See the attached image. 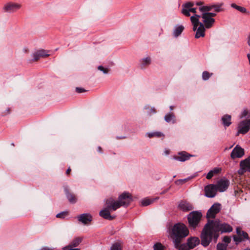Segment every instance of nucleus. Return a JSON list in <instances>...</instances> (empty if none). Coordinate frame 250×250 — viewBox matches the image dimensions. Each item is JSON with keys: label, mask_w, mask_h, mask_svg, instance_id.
Here are the masks:
<instances>
[{"label": "nucleus", "mask_w": 250, "mask_h": 250, "mask_svg": "<svg viewBox=\"0 0 250 250\" xmlns=\"http://www.w3.org/2000/svg\"><path fill=\"white\" fill-rule=\"evenodd\" d=\"M178 208L183 211H190L193 208L191 204L184 200L181 201L179 202Z\"/></svg>", "instance_id": "nucleus-13"}, {"label": "nucleus", "mask_w": 250, "mask_h": 250, "mask_svg": "<svg viewBox=\"0 0 250 250\" xmlns=\"http://www.w3.org/2000/svg\"><path fill=\"white\" fill-rule=\"evenodd\" d=\"M70 171H71V168H70V167H69V168L67 169V170H66V174H68L70 172Z\"/></svg>", "instance_id": "nucleus-57"}, {"label": "nucleus", "mask_w": 250, "mask_h": 250, "mask_svg": "<svg viewBox=\"0 0 250 250\" xmlns=\"http://www.w3.org/2000/svg\"><path fill=\"white\" fill-rule=\"evenodd\" d=\"M188 234L189 230L185 224L181 223L175 224L171 229V238L174 244L178 245Z\"/></svg>", "instance_id": "nucleus-2"}, {"label": "nucleus", "mask_w": 250, "mask_h": 250, "mask_svg": "<svg viewBox=\"0 0 250 250\" xmlns=\"http://www.w3.org/2000/svg\"><path fill=\"white\" fill-rule=\"evenodd\" d=\"M121 138H125V137H122Z\"/></svg>", "instance_id": "nucleus-63"}, {"label": "nucleus", "mask_w": 250, "mask_h": 250, "mask_svg": "<svg viewBox=\"0 0 250 250\" xmlns=\"http://www.w3.org/2000/svg\"><path fill=\"white\" fill-rule=\"evenodd\" d=\"M212 75V73H209L208 71H204L202 73V79L204 81L208 80Z\"/></svg>", "instance_id": "nucleus-38"}, {"label": "nucleus", "mask_w": 250, "mask_h": 250, "mask_svg": "<svg viewBox=\"0 0 250 250\" xmlns=\"http://www.w3.org/2000/svg\"><path fill=\"white\" fill-rule=\"evenodd\" d=\"M165 120L168 123H171L174 124L176 123V118L173 113H168L164 117Z\"/></svg>", "instance_id": "nucleus-23"}, {"label": "nucleus", "mask_w": 250, "mask_h": 250, "mask_svg": "<svg viewBox=\"0 0 250 250\" xmlns=\"http://www.w3.org/2000/svg\"><path fill=\"white\" fill-rule=\"evenodd\" d=\"M247 113H248L247 111L246 110H244V111L243 112V113H242V117H245V116H247Z\"/></svg>", "instance_id": "nucleus-54"}, {"label": "nucleus", "mask_w": 250, "mask_h": 250, "mask_svg": "<svg viewBox=\"0 0 250 250\" xmlns=\"http://www.w3.org/2000/svg\"><path fill=\"white\" fill-rule=\"evenodd\" d=\"M250 129V120H247L241 122L238 125V132L245 134Z\"/></svg>", "instance_id": "nucleus-12"}, {"label": "nucleus", "mask_w": 250, "mask_h": 250, "mask_svg": "<svg viewBox=\"0 0 250 250\" xmlns=\"http://www.w3.org/2000/svg\"><path fill=\"white\" fill-rule=\"evenodd\" d=\"M228 245L223 244L222 243H219L217 244L216 249L217 250H227Z\"/></svg>", "instance_id": "nucleus-33"}, {"label": "nucleus", "mask_w": 250, "mask_h": 250, "mask_svg": "<svg viewBox=\"0 0 250 250\" xmlns=\"http://www.w3.org/2000/svg\"><path fill=\"white\" fill-rule=\"evenodd\" d=\"M201 16L195 14V16H192L190 17V20L192 22V24H200V22L199 21V18Z\"/></svg>", "instance_id": "nucleus-31"}, {"label": "nucleus", "mask_w": 250, "mask_h": 250, "mask_svg": "<svg viewBox=\"0 0 250 250\" xmlns=\"http://www.w3.org/2000/svg\"><path fill=\"white\" fill-rule=\"evenodd\" d=\"M144 109L147 110V114L149 116L156 113L155 108L154 107H151V108H150L149 105H146L144 107Z\"/></svg>", "instance_id": "nucleus-30"}, {"label": "nucleus", "mask_w": 250, "mask_h": 250, "mask_svg": "<svg viewBox=\"0 0 250 250\" xmlns=\"http://www.w3.org/2000/svg\"><path fill=\"white\" fill-rule=\"evenodd\" d=\"M37 52L41 57H45L48 56L49 55L47 53V52L44 50H40L38 51Z\"/></svg>", "instance_id": "nucleus-40"}, {"label": "nucleus", "mask_w": 250, "mask_h": 250, "mask_svg": "<svg viewBox=\"0 0 250 250\" xmlns=\"http://www.w3.org/2000/svg\"><path fill=\"white\" fill-rule=\"evenodd\" d=\"M232 230V227L227 223L208 219L201 233V244L205 248L207 247L212 241L214 243L217 242L219 232L221 233H229Z\"/></svg>", "instance_id": "nucleus-1"}, {"label": "nucleus", "mask_w": 250, "mask_h": 250, "mask_svg": "<svg viewBox=\"0 0 250 250\" xmlns=\"http://www.w3.org/2000/svg\"><path fill=\"white\" fill-rule=\"evenodd\" d=\"M169 107H170V109L171 110H173V106H170Z\"/></svg>", "instance_id": "nucleus-61"}, {"label": "nucleus", "mask_w": 250, "mask_h": 250, "mask_svg": "<svg viewBox=\"0 0 250 250\" xmlns=\"http://www.w3.org/2000/svg\"><path fill=\"white\" fill-rule=\"evenodd\" d=\"M187 243L190 249H193L200 243V240L197 237H192L188 239Z\"/></svg>", "instance_id": "nucleus-19"}, {"label": "nucleus", "mask_w": 250, "mask_h": 250, "mask_svg": "<svg viewBox=\"0 0 250 250\" xmlns=\"http://www.w3.org/2000/svg\"><path fill=\"white\" fill-rule=\"evenodd\" d=\"M109 201V198L106 200V201H105L106 207L104 209H103L100 211L99 214L101 217H102L103 218H104L105 219H107L108 220H112L115 218V216L111 215L110 211H114V210L112 209V207H111V206L112 205V204H111V205H110V204H109V203H108Z\"/></svg>", "instance_id": "nucleus-5"}, {"label": "nucleus", "mask_w": 250, "mask_h": 250, "mask_svg": "<svg viewBox=\"0 0 250 250\" xmlns=\"http://www.w3.org/2000/svg\"><path fill=\"white\" fill-rule=\"evenodd\" d=\"M240 169L239 170V174H243L246 171L250 172V156L247 158L240 162Z\"/></svg>", "instance_id": "nucleus-9"}, {"label": "nucleus", "mask_w": 250, "mask_h": 250, "mask_svg": "<svg viewBox=\"0 0 250 250\" xmlns=\"http://www.w3.org/2000/svg\"><path fill=\"white\" fill-rule=\"evenodd\" d=\"M245 154L244 150L239 145H236L233 149L230 154L231 159L240 158L242 157Z\"/></svg>", "instance_id": "nucleus-11"}, {"label": "nucleus", "mask_w": 250, "mask_h": 250, "mask_svg": "<svg viewBox=\"0 0 250 250\" xmlns=\"http://www.w3.org/2000/svg\"><path fill=\"white\" fill-rule=\"evenodd\" d=\"M190 12L195 13L196 12V9L195 8H191L189 9L182 10V13L187 17H189L190 16Z\"/></svg>", "instance_id": "nucleus-29"}, {"label": "nucleus", "mask_w": 250, "mask_h": 250, "mask_svg": "<svg viewBox=\"0 0 250 250\" xmlns=\"http://www.w3.org/2000/svg\"><path fill=\"white\" fill-rule=\"evenodd\" d=\"M213 171L210 170L206 176V178L208 179H210L213 176Z\"/></svg>", "instance_id": "nucleus-48"}, {"label": "nucleus", "mask_w": 250, "mask_h": 250, "mask_svg": "<svg viewBox=\"0 0 250 250\" xmlns=\"http://www.w3.org/2000/svg\"><path fill=\"white\" fill-rule=\"evenodd\" d=\"M76 91L77 92L81 93L85 91V90L83 88L76 87Z\"/></svg>", "instance_id": "nucleus-51"}, {"label": "nucleus", "mask_w": 250, "mask_h": 250, "mask_svg": "<svg viewBox=\"0 0 250 250\" xmlns=\"http://www.w3.org/2000/svg\"><path fill=\"white\" fill-rule=\"evenodd\" d=\"M10 113V108L8 107L5 110L2 111L1 112L2 116H6Z\"/></svg>", "instance_id": "nucleus-47"}, {"label": "nucleus", "mask_w": 250, "mask_h": 250, "mask_svg": "<svg viewBox=\"0 0 250 250\" xmlns=\"http://www.w3.org/2000/svg\"><path fill=\"white\" fill-rule=\"evenodd\" d=\"M233 240L236 242V244H238L239 243L243 241V238L240 236H237L236 235L233 236Z\"/></svg>", "instance_id": "nucleus-43"}, {"label": "nucleus", "mask_w": 250, "mask_h": 250, "mask_svg": "<svg viewBox=\"0 0 250 250\" xmlns=\"http://www.w3.org/2000/svg\"><path fill=\"white\" fill-rule=\"evenodd\" d=\"M196 4L197 5H201L203 4V3H202V2H201V1L200 2H197Z\"/></svg>", "instance_id": "nucleus-60"}, {"label": "nucleus", "mask_w": 250, "mask_h": 250, "mask_svg": "<svg viewBox=\"0 0 250 250\" xmlns=\"http://www.w3.org/2000/svg\"><path fill=\"white\" fill-rule=\"evenodd\" d=\"M184 27L183 25H179L175 28L173 32V35L175 37H178L183 31Z\"/></svg>", "instance_id": "nucleus-26"}, {"label": "nucleus", "mask_w": 250, "mask_h": 250, "mask_svg": "<svg viewBox=\"0 0 250 250\" xmlns=\"http://www.w3.org/2000/svg\"><path fill=\"white\" fill-rule=\"evenodd\" d=\"M169 190V188H167L166 189V190H164L163 192H162L160 194H165L166 193H167L168 190Z\"/></svg>", "instance_id": "nucleus-56"}, {"label": "nucleus", "mask_w": 250, "mask_h": 250, "mask_svg": "<svg viewBox=\"0 0 250 250\" xmlns=\"http://www.w3.org/2000/svg\"><path fill=\"white\" fill-rule=\"evenodd\" d=\"M159 198H156L155 199H147L145 198L143 200H142L141 202V205L142 206H147L151 204L152 203H153L155 200L158 199Z\"/></svg>", "instance_id": "nucleus-27"}, {"label": "nucleus", "mask_w": 250, "mask_h": 250, "mask_svg": "<svg viewBox=\"0 0 250 250\" xmlns=\"http://www.w3.org/2000/svg\"><path fill=\"white\" fill-rule=\"evenodd\" d=\"M33 61H37L39 60L40 58H41L39 56L38 52H36L33 54Z\"/></svg>", "instance_id": "nucleus-46"}, {"label": "nucleus", "mask_w": 250, "mask_h": 250, "mask_svg": "<svg viewBox=\"0 0 250 250\" xmlns=\"http://www.w3.org/2000/svg\"><path fill=\"white\" fill-rule=\"evenodd\" d=\"M165 153L166 154V155H168L169 154V150L166 149L165 151Z\"/></svg>", "instance_id": "nucleus-58"}, {"label": "nucleus", "mask_w": 250, "mask_h": 250, "mask_svg": "<svg viewBox=\"0 0 250 250\" xmlns=\"http://www.w3.org/2000/svg\"><path fill=\"white\" fill-rule=\"evenodd\" d=\"M98 69L102 71L105 74H107L109 72V69L108 68H105L102 65L99 66L98 67Z\"/></svg>", "instance_id": "nucleus-42"}, {"label": "nucleus", "mask_w": 250, "mask_h": 250, "mask_svg": "<svg viewBox=\"0 0 250 250\" xmlns=\"http://www.w3.org/2000/svg\"><path fill=\"white\" fill-rule=\"evenodd\" d=\"M147 135L149 138H152L153 137H160L161 136H164V135L161 132H153L148 133Z\"/></svg>", "instance_id": "nucleus-32"}, {"label": "nucleus", "mask_w": 250, "mask_h": 250, "mask_svg": "<svg viewBox=\"0 0 250 250\" xmlns=\"http://www.w3.org/2000/svg\"><path fill=\"white\" fill-rule=\"evenodd\" d=\"M83 238L81 237H77L73 239L71 243L66 247L62 248L63 250H66L68 248H75L78 247L80 243L82 242Z\"/></svg>", "instance_id": "nucleus-17"}, {"label": "nucleus", "mask_w": 250, "mask_h": 250, "mask_svg": "<svg viewBox=\"0 0 250 250\" xmlns=\"http://www.w3.org/2000/svg\"><path fill=\"white\" fill-rule=\"evenodd\" d=\"M64 190L68 201L71 203H75L77 201V199L74 194L69 192L68 187H65Z\"/></svg>", "instance_id": "nucleus-20"}, {"label": "nucleus", "mask_w": 250, "mask_h": 250, "mask_svg": "<svg viewBox=\"0 0 250 250\" xmlns=\"http://www.w3.org/2000/svg\"><path fill=\"white\" fill-rule=\"evenodd\" d=\"M154 250H164L165 247L160 243H156L153 246Z\"/></svg>", "instance_id": "nucleus-35"}, {"label": "nucleus", "mask_w": 250, "mask_h": 250, "mask_svg": "<svg viewBox=\"0 0 250 250\" xmlns=\"http://www.w3.org/2000/svg\"><path fill=\"white\" fill-rule=\"evenodd\" d=\"M212 9V5L210 6H204L199 8V10L202 12H208Z\"/></svg>", "instance_id": "nucleus-37"}, {"label": "nucleus", "mask_w": 250, "mask_h": 250, "mask_svg": "<svg viewBox=\"0 0 250 250\" xmlns=\"http://www.w3.org/2000/svg\"><path fill=\"white\" fill-rule=\"evenodd\" d=\"M231 116L228 114L225 115L222 117V123L225 127H228L231 125Z\"/></svg>", "instance_id": "nucleus-22"}, {"label": "nucleus", "mask_w": 250, "mask_h": 250, "mask_svg": "<svg viewBox=\"0 0 250 250\" xmlns=\"http://www.w3.org/2000/svg\"><path fill=\"white\" fill-rule=\"evenodd\" d=\"M205 195L208 198H213L215 196L217 191L216 186L214 184H209L205 187Z\"/></svg>", "instance_id": "nucleus-8"}, {"label": "nucleus", "mask_w": 250, "mask_h": 250, "mask_svg": "<svg viewBox=\"0 0 250 250\" xmlns=\"http://www.w3.org/2000/svg\"><path fill=\"white\" fill-rule=\"evenodd\" d=\"M221 210V204L219 203L214 204L208 210L207 213V218H214L216 214Z\"/></svg>", "instance_id": "nucleus-7"}, {"label": "nucleus", "mask_w": 250, "mask_h": 250, "mask_svg": "<svg viewBox=\"0 0 250 250\" xmlns=\"http://www.w3.org/2000/svg\"><path fill=\"white\" fill-rule=\"evenodd\" d=\"M67 215V212L62 211L56 215V217L59 218L63 219Z\"/></svg>", "instance_id": "nucleus-41"}, {"label": "nucleus", "mask_w": 250, "mask_h": 250, "mask_svg": "<svg viewBox=\"0 0 250 250\" xmlns=\"http://www.w3.org/2000/svg\"><path fill=\"white\" fill-rule=\"evenodd\" d=\"M236 233L237 235L243 238V240L244 239H249V235L248 234L244 231L241 230L240 228L237 227L236 228Z\"/></svg>", "instance_id": "nucleus-24"}, {"label": "nucleus", "mask_w": 250, "mask_h": 250, "mask_svg": "<svg viewBox=\"0 0 250 250\" xmlns=\"http://www.w3.org/2000/svg\"><path fill=\"white\" fill-rule=\"evenodd\" d=\"M244 250H250V249L247 248V249H245Z\"/></svg>", "instance_id": "nucleus-62"}, {"label": "nucleus", "mask_w": 250, "mask_h": 250, "mask_svg": "<svg viewBox=\"0 0 250 250\" xmlns=\"http://www.w3.org/2000/svg\"><path fill=\"white\" fill-rule=\"evenodd\" d=\"M202 17L203 19V22L205 24V26L207 28H210L215 21L214 19L208 17L204 13L202 14Z\"/></svg>", "instance_id": "nucleus-14"}, {"label": "nucleus", "mask_w": 250, "mask_h": 250, "mask_svg": "<svg viewBox=\"0 0 250 250\" xmlns=\"http://www.w3.org/2000/svg\"><path fill=\"white\" fill-rule=\"evenodd\" d=\"M221 170V169L220 168H218V167H215L213 170H211V171H213V175L215 174L218 173Z\"/></svg>", "instance_id": "nucleus-49"}, {"label": "nucleus", "mask_w": 250, "mask_h": 250, "mask_svg": "<svg viewBox=\"0 0 250 250\" xmlns=\"http://www.w3.org/2000/svg\"><path fill=\"white\" fill-rule=\"evenodd\" d=\"M223 241L224 243H225V244H227L228 245V244L231 241V239L228 236H225V237H224V238L223 239Z\"/></svg>", "instance_id": "nucleus-45"}, {"label": "nucleus", "mask_w": 250, "mask_h": 250, "mask_svg": "<svg viewBox=\"0 0 250 250\" xmlns=\"http://www.w3.org/2000/svg\"><path fill=\"white\" fill-rule=\"evenodd\" d=\"M191 156L192 155L188 154L186 152L184 151L179 153V155L175 156L174 157V159L177 161L184 162L188 160Z\"/></svg>", "instance_id": "nucleus-18"}, {"label": "nucleus", "mask_w": 250, "mask_h": 250, "mask_svg": "<svg viewBox=\"0 0 250 250\" xmlns=\"http://www.w3.org/2000/svg\"><path fill=\"white\" fill-rule=\"evenodd\" d=\"M67 250H80L79 248H68Z\"/></svg>", "instance_id": "nucleus-55"}, {"label": "nucleus", "mask_w": 250, "mask_h": 250, "mask_svg": "<svg viewBox=\"0 0 250 250\" xmlns=\"http://www.w3.org/2000/svg\"><path fill=\"white\" fill-rule=\"evenodd\" d=\"M231 6L232 8H235V9L238 10L239 11H240L243 13H248L247 10L246 8H245L244 7L238 6L235 3H232L231 4Z\"/></svg>", "instance_id": "nucleus-28"}, {"label": "nucleus", "mask_w": 250, "mask_h": 250, "mask_svg": "<svg viewBox=\"0 0 250 250\" xmlns=\"http://www.w3.org/2000/svg\"><path fill=\"white\" fill-rule=\"evenodd\" d=\"M193 177H194V176H190V177H188V178H185L184 179H179V180H177L175 182V183L176 184H183V183L187 182V181H188V180L193 178Z\"/></svg>", "instance_id": "nucleus-36"}, {"label": "nucleus", "mask_w": 250, "mask_h": 250, "mask_svg": "<svg viewBox=\"0 0 250 250\" xmlns=\"http://www.w3.org/2000/svg\"><path fill=\"white\" fill-rule=\"evenodd\" d=\"M194 5V3L192 2H188L183 5L182 9H189Z\"/></svg>", "instance_id": "nucleus-39"}, {"label": "nucleus", "mask_w": 250, "mask_h": 250, "mask_svg": "<svg viewBox=\"0 0 250 250\" xmlns=\"http://www.w3.org/2000/svg\"><path fill=\"white\" fill-rule=\"evenodd\" d=\"M108 202L110 205L112 204L111 207L114 210H116L121 206L127 207L132 201L131 195L128 192H125L120 195L118 200H115L113 198H109Z\"/></svg>", "instance_id": "nucleus-3"}, {"label": "nucleus", "mask_w": 250, "mask_h": 250, "mask_svg": "<svg viewBox=\"0 0 250 250\" xmlns=\"http://www.w3.org/2000/svg\"><path fill=\"white\" fill-rule=\"evenodd\" d=\"M78 220L84 224H87L92 221V217L89 213H83L78 217Z\"/></svg>", "instance_id": "nucleus-16"}, {"label": "nucleus", "mask_w": 250, "mask_h": 250, "mask_svg": "<svg viewBox=\"0 0 250 250\" xmlns=\"http://www.w3.org/2000/svg\"><path fill=\"white\" fill-rule=\"evenodd\" d=\"M222 5V3L219 5H212V9H214L215 12H219L221 11V7Z\"/></svg>", "instance_id": "nucleus-44"}, {"label": "nucleus", "mask_w": 250, "mask_h": 250, "mask_svg": "<svg viewBox=\"0 0 250 250\" xmlns=\"http://www.w3.org/2000/svg\"><path fill=\"white\" fill-rule=\"evenodd\" d=\"M122 246L119 243H114L110 248V250H122Z\"/></svg>", "instance_id": "nucleus-34"}, {"label": "nucleus", "mask_w": 250, "mask_h": 250, "mask_svg": "<svg viewBox=\"0 0 250 250\" xmlns=\"http://www.w3.org/2000/svg\"><path fill=\"white\" fill-rule=\"evenodd\" d=\"M21 7V4L9 1L4 4L2 10L5 13H13L20 9Z\"/></svg>", "instance_id": "nucleus-6"}, {"label": "nucleus", "mask_w": 250, "mask_h": 250, "mask_svg": "<svg viewBox=\"0 0 250 250\" xmlns=\"http://www.w3.org/2000/svg\"><path fill=\"white\" fill-rule=\"evenodd\" d=\"M205 14H206L208 17H209L210 18L215 17L216 16V14L214 13H211V12H207V13H204Z\"/></svg>", "instance_id": "nucleus-50"}, {"label": "nucleus", "mask_w": 250, "mask_h": 250, "mask_svg": "<svg viewBox=\"0 0 250 250\" xmlns=\"http://www.w3.org/2000/svg\"><path fill=\"white\" fill-rule=\"evenodd\" d=\"M182 241H180L178 245H174L175 247L178 249L179 250H190V249L189 247L188 243L181 244Z\"/></svg>", "instance_id": "nucleus-25"}, {"label": "nucleus", "mask_w": 250, "mask_h": 250, "mask_svg": "<svg viewBox=\"0 0 250 250\" xmlns=\"http://www.w3.org/2000/svg\"><path fill=\"white\" fill-rule=\"evenodd\" d=\"M98 151L99 152L102 153V148H101V147H100V146H98Z\"/></svg>", "instance_id": "nucleus-59"}, {"label": "nucleus", "mask_w": 250, "mask_h": 250, "mask_svg": "<svg viewBox=\"0 0 250 250\" xmlns=\"http://www.w3.org/2000/svg\"><path fill=\"white\" fill-rule=\"evenodd\" d=\"M247 43H248V45L250 47V35L248 37ZM247 57L249 59V61L250 64V54H247Z\"/></svg>", "instance_id": "nucleus-52"}, {"label": "nucleus", "mask_w": 250, "mask_h": 250, "mask_svg": "<svg viewBox=\"0 0 250 250\" xmlns=\"http://www.w3.org/2000/svg\"><path fill=\"white\" fill-rule=\"evenodd\" d=\"M193 30L194 31H197V29H198V26H200V24H193Z\"/></svg>", "instance_id": "nucleus-53"}, {"label": "nucleus", "mask_w": 250, "mask_h": 250, "mask_svg": "<svg viewBox=\"0 0 250 250\" xmlns=\"http://www.w3.org/2000/svg\"><path fill=\"white\" fill-rule=\"evenodd\" d=\"M151 62V59L150 57L142 58L139 61V66L141 69H145L148 67Z\"/></svg>", "instance_id": "nucleus-15"}, {"label": "nucleus", "mask_w": 250, "mask_h": 250, "mask_svg": "<svg viewBox=\"0 0 250 250\" xmlns=\"http://www.w3.org/2000/svg\"><path fill=\"white\" fill-rule=\"evenodd\" d=\"M205 26L203 23H200V26L198 27L197 29L196 34H195V38L198 39L200 37H203L205 36Z\"/></svg>", "instance_id": "nucleus-21"}, {"label": "nucleus", "mask_w": 250, "mask_h": 250, "mask_svg": "<svg viewBox=\"0 0 250 250\" xmlns=\"http://www.w3.org/2000/svg\"><path fill=\"white\" fill-rule=\"evenodd\" d=\"M215 185L217 191L224 192L228 189L229 185V181L225 178H222L217 182Z\"/></svg>", "instance_id": "nucleus-10"}, {"label": "nucleus", "mask_w": 250, "mask_h": 250, "mask_svg": "<svg viewBox=\"0 0 250 250\" xmlns=\"http://www.w3.org/2000/svg\"><path fill=\"white\" fill-rule=\"evenodd\" d=\"M202 214L198 211H192L187 216L189 227L193 229L198 227Z\"/></svg>", "instance_id": "nucleus-4"}]
</instances>
